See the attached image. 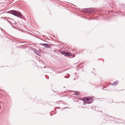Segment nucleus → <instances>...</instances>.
Listing matches in <instances>:
<instances>
[{
	"label": "nucleus",
	"mask_w": 125,
	"mask_h": 125,
	"mask_svg": "<svg viewBox=\"0 0 125 125\" xmlns=\"http://www.w3.org/2000/svg\"><path fill=\"white\" fill-rule=\"evenodd\" d=\"M65 52H61V53L62 54V55H64L65 54Z\"/></svg>",
	"instance_id": "nucleus-11"
},
{
	"label": "nucleus",
	"mask_w": 125,
	"mask_h": 125,
	"mask_svg": "<svg viewBox=\"0 0 125 125\" xmlns=\"http://www.w3.org/2000/svg\"><path fill=\"white\" fill-rule=\"evenodd\" d=\"M82 11H83L84 12H87L89 13V8H86L82 10Z\"/></svg>",
	"instance_id": "nucleus-6"
},
{
	"label": "nucleus",
	"mask_w": 125,
	"mask_h": 125,
	"mask_svg": "<svg viewBox=\"0 0 125 125\" xmlns=\"http://www.w3.org/2000/svg\"><path fill=\"white\" fill-rule=\"evenodd\" d=\"M64 55L65 56H70L71 55V54L70 53L66 52L65 53Z\"/></svg>",
	"instance_id": "nucleus-8"
},
{
	"label": "nucleus",
	"mask_w": 125,
	"mask_h": 125,
	"mask_svg": "<svg viewBox=\"0 0 125 125\" xmlns=\"http://www.w3.org/2000/svg\"><path fill=\"white\" fill-rule=\"evenodd\" d=\"M67 75H68L67 76H68V77H67V76H64V77L65 78H68L69 77L70 75L69 74H67Z\"/></svg>",
	"instance_id": "nucleus-10"
},
{
	"label": "nucleus",
	"mask_w": 125,
	"mask_h": 125,
	"mask_svg": "<svg viewBox=\"0 0 125 125\" xmlns=\"http://www.w3.org/2000/svg\"><path fill=\"white\" fill-rule=\"evenodd\" d=\"M95 11L94 10V9L93 8L89 9V13H95Z\"/></svg>",
	"instance_id": "nucleus-3"
},
{
	"label": "nucleus",
	"mask_w": 125,
	"mask_h": 125,
	"mask_svg": "<svg viewBox=\"0 0 125 125\" xmlns=\"http://www.w3.org/2000/svg\"><path fill=\"white\" fill-rule=\"evenodd\" d=\"M7 12L10 14H12L13 15L20 18H22L23 16L21 13L20 12L15 10H11L10 11H8Z\"/></svg>",
	"instance_id": "nucleus-1"
},
{
	"label": "nucleus",
	"mask_w": 125,
	"mask_h": 125,
	"mask_svg": "<svg viewBox=\"0 0 125 125\" xmlns=\"http://www.w3.org/2000/svg\"><path fill=\"white\" fill-rule=\"evenodd\" d=\"M40 45H42V46H44L45 47L48 48L49 47V45L48 44H46V43H44V44H42V43H40L39 44Z\"/></svg>",
	"instance_id": "nucleus-4"
},
{
	"label": "nucleus",
	"mask_w": 125,
	"mask_h": 125,
	"mask_svg": "<svg viewBox=\"0 0 125 125\" xmlns=\"http://www.w3.org/2000/svg\"><path fill=\"white\" fill-rule=\"evenodd\" d=\"M74 94H75L76 95H78L79 94V93L78 91H76L74 93Z\"/></svg>",
	"instance_id": "nucleus-9"
},
{
	"label": "nucleus",
	"mask_w": 125,
	"mask_h": 125,
	"mask_svg": "<svg viewBox=\"0 0 125 125\" xmlns=\"http://www.w3.org/2000/svg\"><path fill=\"white\" fill-rule=\"evenodd\" d=\"M51 115V116H52V115Z\"/></svg>",
	"instance_id": "nucleus-12"
},
{
	"label": "nucleus",
	"mask_w": 125,
	"mask_h": 125,
	"mask_svg": "<svg viewBox=\"0 0 125 125\" xmlns=\"http://www.w3.org/2000/svg\"><path fill=\"white\" fill-rule=\"evenodd\" d=\"M118 83V82L117 81H116L112 83V84L113 86H115L117 85Z\"/></svg>",
	"instance_id": "nucleus-7"
},
{
	"label": "nucleus",
	"mask_w": 125,
	"mask_h": 125,
	"mask_svg": "<svg viewBox=\"0 0 125 125\" xmlns=\"http://www.w3.org/2000/svg\"><path fill=\"white\" fill-rule=\"evenodd\" d=\"M92 99L90 97H87L83 100L84 103L86 104H90L92 102Z\"/></svg>",
	"instance_id": "nucleus-2"
},
{
	"label": "nucleus",
	"mask_w": 125,
	"mask_h": 125,
	"mask_svg": "<svg viewBox=\"0 0 125 125\" xmlns=\"http://www.w3.org/2000/svg\"><path fill=\"white\" fill-rule=\"evenodd\" d=\"M33 51L34 53H35L38 56H40V54L39 52L37 50L34 49L33 50Z\"/></svg>",
	"instance_id": "nucleus-5"
}]
</instances>
